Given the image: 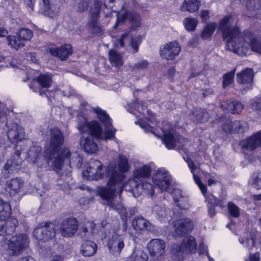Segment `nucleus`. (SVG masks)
Listing matches in <instances>:
<instances>
[{
	"instance_id": "nucleus-1",
	"label": "nucleus",
	"mask_w": 261,
	"mask_h": 261,
	"mask_svg": "<svg viewBox=\"0 0 261 261\" xmlns=\"http://www.w3.org/2000/svg\"><path fill=\"white\" fill-rule=\"evenodd\" d=\"M232 16L229 15L224 17L219 22V30L222 32V37L226 42V48L239 56L246 55L251 50L258 53H261V44L259 39L252 37L249 43L242 37L240 31L237 27L232 25Z\"/></svg>"
},
{
	"instance_id": "nucleus-2",
	"label": "nucleus",
	"mask_w": 261,
	"mask_h": 261,
	"mask_svg": "<svg viewBox=\"0 0 261 261\" xmlns=\"http://www.w3.org/2000/svg\"><path fill=\"white\" fill-rule=\"evenodd\" d=\"M49 134V144L44 150V157L47 164L59 172L66 160L70 164L69 159L71 152L67 147L62 148L59 152L64 141L63 134L60 129L57 127L50 129Z\"/></svg>"
},
{
	"instance_id": "nucleus-3",
	"label": "nucleus",
	"mask_w": 261,
	"mask_h": 261,
	"mask_svg": "<svg viewBox=\"0 0 261 261\" xmlns=\"http://www.w3.org/2000/svg\"><path fill=\"white\" fill-rule=\"evenodd\" d=\"M92 110L96 113L101 123L106 127L105 136H103L102 135V128L98 122L92 121L89 123L83 116H81L83 122L78 123V129L81 132L89 131L94 137L99 139L111 140L114 138L116 129L113 127H109L111 125V119L109 116L99 107H92Z\"/></svg>"
},
{
	"instance_id": "nucleus-4",
	"label": "nucleus",
	"mask_w": 261,
	"mask_h": 261,
	"mask_svg": "<svg viewBox=\"0 0 261 261\" xmlns=\"http://www.w3.org/2000/svg\"><path fill=\"white\" fill-rule=\"evenodd\" d=\"M115 165L111 164L107 169L108 175L110 179L106 186L101 188L98 190L101 198L106 200V204L110 208L117 211L121 216V219H126L127 213L126 208L121 203H115L114 201L115 192L116 190V184L122 179L120 174L115 172Z\"/></svg>"
},
{
	"instance_id": "nucleus-5",
	"label": "nucleus",
	"mask_w": 261,
	"mask_h": 261,
	"mask_svg": "<svg viewBox=\"0 0 261 261\" xmlns=\"http://www.w3.org/2000/svg\"><path fill=\"white\" fill-rule=\"evenodd\" d=\"M197 242L194 237L189 236L184 238L181 244H174L172 247V257L175 260H182L186 254L196 252Z\"/></svg>"
},
{
	"instance_id": "nucleus-6",
	"label": "nucleus",
	"mask_w": 261,
	"mask_h": 261,
	"mask_svg": "<svg viewBox=\"0 0 261 261\" xmlns=\"http://www.w3.org/2000/svg\"><path fill=\"white\" fill-rule=\"evenodd\" d=\"M56 231V224L46 222L42 223L34 229L33 236L37 240L46 242L55 238Z\"/></svg>"
},
{
	"instance_id": "nucleus-7",
	"label": "nucleus",
	"mask_w": 261,
	"mask_h": 261,
	"mask_svg": "<svg viewBox=\"0 0 261 261\" xmlns=\"http://www.w3.org/2000/svg\"><path fill=\"white\" fill-rule=\"evenodd\" d=\"M126 191L129 192L134 197H139L143 191L148 195L154 194V186L148 182H138L136 180H129L123 187Z\"/></svg>"
},
{
	"instance_id": "nucleus-8",
	"label": "nucleus",
	"mask_w": 261,
	"mask_h": 261,
	"mask_svg": "<svg viewBox=\"0 0 261 261\" xmlns=\"http://www.w3.org/2000/svg\"><path fill=\"white\" fill-rule=\"evenodd\" d=\"M20 154L21 152L19 150L16 151L4 166L2 174L5 178L9 177L20 169L22 163Z\"/></svg>"
},
{
	"instance_id": "nucleus-9",
	"label": "nucleus",
	"mask_w": 261,
	"mask_h": 261,
	"mask_svg": "<svg viewBox=\"0 0 261 261\" xmlns=\"http://www.w3.org/2000/svg\"><path fill=\"white\" fill-rule=\"evenodd\" d=\"M35 10L38 13L51 18H55L60 13L59 7L52 4L50 0H38Z\"/></svg>"
},
{
	"instance_id": "nucleus-10",
	"label": "nucleus",
	"mask_w": 261,
	"mask_h": 261,
	"mask_svg": "<svg viewBox=\"0 0 261 261\" xmlns=\"http://www.w3.org/2000/svg\"><path fill=\"white\" fill-rule=\"evenodd\" d=\"M29 244L28 236L25 234H20L13 236L9 240V248L14 255H18Z\"/></svg>"
},
{
	"instance_id": "nucleus-11",
	"label": "nucleus",
	"mask_w": 261,
	"mask_h": 261,
	"mask_svg": "<svg viewBox=\"0 0 261 261\" xmlns=\"http://www.w3.org/2000/svg\"><path fill=\"white\" fill-rule=\"evenodd\" d=\"M79 227L77 220L75 218L70 217L61 222L59 232L64 238H72L77 232Z\"/></svg>"
},
{
	"instance_id": "nucleus-12",
	"label": "nucleus",
	"mask_w": 261,
	"mask_h": 261,
	"mask_svg": "<svg viewBox=\"0 0 261 261\" xmlns=\"http://www.w3.org/2000/svg\"><path fill=\"white\" fill-rule=\"evenodd\" d=\"M181 51L178 42L174 41L169 42L160 46V54L161 57L167 60H173Z\"/></svg>"
},
{
	"instance_id": "nucleus-13",
	"label": "nucleus",
	"mask_w": 261,
	"mask_h": 261,
	"mask_svg": "<svg viewBox=\"0 0 261 261\" xmlns=\"http://www.w3.org/2000/svg\"><path fill=\"white\" fill-rule=\"evenodd\" d=\"M171 178L164 168H160L153 174L152 180L154 184L161 190L166 191L171 184Z\"/></svg>"
},
{
	"instance_id": "nucleus-14",
	"label": "nucleus",
	"mask_w": 261,
	"mask_h": 261,
	"mask_svg": "<svg viewBox=\"0 0 261 261\" xmlns=\"http://www.w3.org/2000/svg\"><path fill=\"white\" fill-rule=\"evenodd\" d=\"M165 243L160 239H152L148 244L149 252L154 259L160 260L165 253Z\"/></svg>"
},
{
	"instance_id": "nucleus-15",
	"label": "nucleus",
	"mask_w": 261,
	"mask_h": 261,
	"mask_svg": "<svg viewBox=\"0 0 261 261\" xmlns=\"http://www.w3.org/2000/svg\"><path fill=\"white\" fill-rule=\"evenodd\" d=\"M103 165L98 160L91 159L88 162L87 172L89 178L91 180H98L103 177L102 172Z\"/></svg>"
},
{
	"instance_id": "nucleus-16",
	"label": "nucleus",
	"mask_w": 261,
	"mask_h": 261,
	"mask_svg": "<svg viewBox=\"0 0 261 261\" xmlns=\"http://www.w3.org/2000/svg\"><path fill=\"white\" fill-rule=\"evenodd\" d=\"M128 20L133 28H138L141 25V17L139 14L134 12H126L119 15L117 17L115 27L123 24L125 20Z\"/></svg>"
},
{
	"instance_id": "nucleus-17",
	"label": "nucleus",
	"mask_w": 261,
	"mask_h": 261,
	"mask_svg": "<svg viewBox=\"0 0 261 261\" xmlns=\"http://www.w3.org/2000/svg\"><path fill=\"white\" fill-rule=\"evenodd\" d=\"M118 163H119V165H118V167H117V164L116 163L114 162H111L109 165L107 167V168H106V176L109 178V180H110V177L108 175V172H107V169L111 165V164H113V165H115V172L120 174V175H122V179L119 181L118 182H117L116 184V188H119V190H120V192H122V190H123V187H122V184L121 183V182L123 180V174L121 173H120L118 171V169H119V170L122 173H123V172H126L128 169V161H127V159L126 158V156L122 155V154H120L118 156ZM109 181H108L109 182Z\"/></svg>"
},
{
	"instance_id": "nucleus-18",
	"label": "nucleus",
	"mask_w": 261,
	"mask_h": 261,
	"mask_svg": "<svg viewBox=\"0 0 261 261\" xmlns=\"http://www.w3.org/2000/svg\"><path fill=\"white\" fill-rule=\"evenodd\" d=\"M162 140L166 147L169 149H173L175 145L182 148L188 142V140L181 136L175 137L171 133L165 134Z\"/></svg>"
},
{
	"instance_id": "nucleus-19",
	"label": "nucleus",
	"mask_w": 261,
	"mask_h": 261,
	"mask_svg": "<svg viewBox=\"0 0 261 261\" xmlns=\"http://www.w3.org/2000/svg\"><path fill=\"white\" fill-rule=\"evenodd\" d=\"M261 144V132L258 131L249 137L240 142L242 148L249 150H254Z\"/></svg>"
},
{
	"instance_id": "nucleus-20",
	"label": "nucleus",
	"mask_w": 261,
	"mask_h": 261,
	"mask_svg": "<svg viewBox=\"0 0 261 261\" xmlns=\"http://www.w3.org/2000/svg\"><path fill=\"white\" fill-rule=\"evenodd\" d=\"M194 223L189 219L180 220L174 225L175 235L179 237L190 233L193 228Z\"/></svg>"
},
{
	"instance_id": "nucleus-21",
	"label": "nucleus",
	"mask_w": 261,
	"mask_h": 261,
	"mask_svg": "<svg viewBox=\"0 0 261 261\" xmlns=\"http://www.w3.org/2000/svg\"><path fill=\"white\" fill-rule=\"evenodd\" d=\"M9 129L7 132V136L9 140L15 143L21 141L24 138L23 129L17 123H12L8 126Z\"/></svg>"
},
{
	"instance_id": "nucleus-22",
	"label": "nucleus",
	"mask_w": 261,
	"mask_h": 261,
	"mask_svg": "<svg viewBox=\"0 0 261 261\" xmlns=\"http://www.w3.org/2000/svg\"><path fill=\"white\" fill-rule=\"evenodd\" d=\"M108 245L111 252L113 253L120 254L124 246L123 239L120 235L117 234H113L109 239Z\"/></svg>"
},
{
	"instance_id": "nucleus-23",
	"label": "nucleus",
	"mask_w": 261,
	"mask_h": 261,
	"mask_svg": "<svg viewBox=\"0 0 261 261\" xmlns=\"http://www.w3.org/2000/svg\"><path fill=\"white\" fill-rule=\"evenodd\" d=\"M49 52L52 55L59 58L62 60H65L72 54V47L70 44H67L60 47H51Z\"/></svg>"
},
{
	"instance_id": "nucleus-24",
	"label": "nucleus",
	"mask_w": 261,
	"mask_h": 261,
	"mask_svg": "<svg viewBox=\"0 0 261 261\" xmlns=\"http://www.w3.org/2000/svg\"><path fill=\"white\" fill-rule=\"evenodd\" d=\"M81 133H88L90 136L88 137H84L83 136L81 140V144L84 147V149L86 152L89 153H94L98 150V147L97 144L94 142L93 136L89 131L81 132Z\"/></svg>"
},
{
	"instance_id": "nucleus-25",
	"label": "nucleus",
	"mask_w": 261,
	"mask_h": 261,
	"mask_svg": "<svg viewBox=\"0 0 261 261\" xmlns=\"http://www.w3.org/2000/svg\"><path fill=\"white\" fill-rule=\"evenodd\" d=\"M221 107L223 110H226L231 114H239L244 109L242 102L237 100L229 99L221 103Z\"/></svg>"
},
{
	"instance_id": "nucleus-26",
	"label": "nucleus",
	"mask_w": 261,
	"mask_h": 261,
	"mask_svg": "<svg viewBox=\"0 0 261 261\" xmlns=\"http://www.w3.org/2000/svg\"><path fill=\"white\" fill-rule=\"evenodd\" d=\"M23 184L20 178L15 177L6 182L5 189L10 195H14L20 191Z\"/></svg>"
},
{
	"instance_id": "nucleus-27",
	"label": "nucleus",
	"mask_w": 261,
	"mask_h": 261,
	"mask_svg": "<svg viewBox=\"0 0 261 261\" xmlns=\"http://www.w3.org/2000/svg\"><path fill=\"white\" fill-rule=\"evenodd\" d=\"M106 8V5L101 1L96 0L90 8L89 20H99L100 12Z\"/></svg>"
},
{
	"instance_id": "nucleus-28",
	"label": "nucleus",
	"mask_w": 261,
	"mask_h": 261,
	"mask_svg": "<svg viewBox=\"0 0 261 261\" xmlns=\"http://www.w3.org/2000/svg\"><path fill=\"white\" fill-rule=\"evenodd\" d=\"M97 249V244L91 240H86L84 242L81 247V253L86 257L93 256Z\"/></svg>"
},
{
	"instance_id": "nucleus-29",
	"label": "nucleus",
	"mask_w": 261,
	"mask_h": 261,
	"mask_svg": "<svg viewBox=\"0 0 261 261\" xmlns=\"http://www.w3.org/2000/svg\"><path fill=\"white\" fill-rule=\"evenodd\" d=\"M151 173V169L149 166L144 165L141 167L137 168L134 171V179L130 180L138 181V182H142L143 179L148 177Z\"/></svg>"
},
{
	"instance_id": "nucleus-30",
	"label": "nucleus",
	"mask_w": 261,
	"mask_h": 261,
	"mask_svg": "<svg viewBox=\"0 0 261 261\" xmlns=\"http://www.w3.org/2000/svg\"><path fill=\"white\" fill-rule=\"evenodd\" d=\"M17 225V219H11L0 227V236H5L12 234L14 232Z\"/></svg>"
},
{
	"instance_id": "nucleus-31",
	"label": "nucleus",
	"mask_w": 261,
	"mask_h": 261,
	"mask_svg": "<svg viewBox=\"0 0 261 261\" xmlns=\"http://www.w3.org/2000/svg\"><path fill=\"white\" fill-rule=\"evenodd\" d=\"M253 78V71L251 68H247L237 74V82L241 84H248L252 83Z\"/></svg>"
},
{
	"instance_id": "nucleus-32",
	"label": "nucleus",
	"mask_w": 261,
	"mask_h": 261,
	"mask_svg": "<svg viewBox=\"0 0 261 261\" xmlns=\"http://www.w3.org/2000/svg\"><path fill=\"white\" fill-rule=\"evenodd\" d=\"M201 4V0H184L180 6L181 11H188L190 13L197 12Z\"/></svg>"
},
{
	"instance_id": "nucleus-33",
	"label": "nucleus",
	"mask_w": 261,
	"mask_h": 261,
	"mask_svg": "<svg viewBox=\"0 0 261 261\" xmlns=\"http://www.w3.org/2000/svg\"><path fill=\"white\" fill-rule=\"evenodd\" d=\"M42 148L39 146L31 147L28 150L27 160L28 162L35 164L37 163L41 157Z\"/></svg>"
},
{
	"instance_id": "nucleus-34",
	"label": "nucleus",
	"mask_w": 261,
	"mask_h": 261,
	"mask_svg": "<svg viewBox=\"0 0 261 261\" xmlns=\"http://www.w3.org/2000/svg\"><path fill=\"white\" fill-rule=\"evenodd\" d=\"M95 227V224L92 222L87 221L81 225L80 228L78 229V236L82 238L86 239L88 238Z\"/></svg>"
},
{
	"instance_id": "nucleus-35",
	"label": "nucleus",
	"mask_w": 261,
	"mask_h": 261,
	"mask_svg": "<svg viewBox=\"0 0 261 261\" xmlns=\"http://www.w3.org/2000/svg\"><path fill=\"white\" fill-rule=\"evenodd\" d=\"M12 213L10 203L0 198V221H4L9 218Z\"/></svg>"
},
{
	"instance_id": "nucleus-36",
	"label": "nucleus",
	"mask_w": 261,
	"mask_h": 261,
	"mask_svg": "<svg viewBox=\"0 0 261 261\" xmlns=\"http://www.w3.org/2000/svg\"><path fill=\"white\" fill-rule=\"evenodd\" d=\"M150 225V223L142 216L136 217L132 221V226L136 230L148 229Z\"/></svg>"
},
{
	"instance_id": "nucleus-37",
	"label": "nucleus",
	"mask_w": 261,
	"mask_h": 261,
	"mask_svg": "<svg viewBox=\"0 0 261 261\" xmlns=\"http://www.w3.org/2000/svg\"><path fill=\"white\" fill-rule=\"evenodd\" d=\"M88 27L89 32L94 35H101L103 32V27L99 20H89Z\"/></svg>"
},
{
	"instance_id": "nucleus-38",
	"label": "nucleus",
	"mask_w": 261,
	"mask_h": 261,
	"mask_svg": "<svg viewBox=\"0 0 261 261\" xmlns=\"http://www.w3.org/2000/svg\"><path fill=\"white\" fill-rule=\"evenodd\" d=\"M152 211L159 218H167L170 211L169 209L165 208V206L163 204H159L155 205L152 208Z\"/></svg>"
},
{
	"instance_id": "nucleus-39",
	"label": "nucleus",
	"mask_w": 261,
	"mask_h": 261,
	"mask_svg": "<svg viewBox=\"0 0 261 261\" xmlns=\"http://www.w3.org/2000/svg\"><path fill=\"white\" fill-rule=\"evenodd\" d=\"M37 82L42 88H48L52 84V76L50 74H41L37 79Z\"/></svg>"
},
{
	"instance_id": "nucleus-40",
	"label": "nucleus",
	"mask_w": 261,
	"mask_h": 261,
	"mask_svg": "<svg viewBox=\"0 0 261 261\" xmlns=\"http://www.w3.org/2000/svg\"><path fill=\"white\" fill-rule=\"evenodd\" d=\"M110 60L112 64L116 66H120L122 65V56L115 50L111 49L109 51Z\"/></svg>"
},
{
	"instance_id": "nucleus-41",
	"label": "nucleus",
	"mask_w": 261,
	"mask_h": 261,
	"mask_svg": "<svg viewBox=\"0 0 261 261\" xmlns=\"http://www.w3.org/2000/svg\"><path fill=\"white\" fill-rule=\"evenodd\" d=\"M7 40L8 44L16 50L22 47L24 45L22 40L19 37L16 36H9L7 38Z\"/></svg>"
},
{
	"instance_id": "nucleus-42",
	"label": "nucleus",
	"mask_w": 261,
	"mask_h": 261,
	"mask_svg": "<svg viewBox=\"0 0 261 261\" xmlns=\"http://www.w3.org/2000/svg\"><path fill=\"white\" fill-rule=\"evenodd\" d=\"M217 25V23L215 22H211L207 24L201 32V38L203 39H206L211 37L216 30Z\"/></svg>"
},
{
	"instance_id": "nucleus-43",
	"label": "nucleus",
	"mask_w": 261,
	"mask_h": 261,
	"mask_svg": "<svg viewBox=\"0 0 261 261\" xmlns=\"http://www.w3.org/2000/svg\"><path fill=\"white\" fill-rule=\"evenodd\" d=\"M89 0H73V8L77 12H84L89 6Z\"/></svg>"
},
{
	"instance_id": "nucleus-44",
	"label": "nucleus",
	"mask_w": 261,
	"mask_h": 261,
	"mask_svg": "<svg viewBox=\"0 0 261 261\" xmlns=\"http://www.w3.org/2000/svg\"><path fill=\"white\" fill-rule=\"evenodd\" d=\"M240 2L250 11L259 10L260 6V0H240Z\"/></svg>"
},
{
	"instance_id": "nucleus-45",
	"label": "nucleus",
	"mask_w": 261,
	"mask_h": 261,
	"mask_svg": "<svg viewBox=\"0 0 261 261\" xmlns=\"http://www.w3.org/2000/svg\"><path fill=\"white\" fill-rule=\"evenodd\" d=\"M195 117L198 122H204L208 120L209 115L205 110L203 108H198L195 111Z\"/></svg>"
},
{
	"instance_id": "nucleus-46",
	"label": "nucleus",
	"mask_w": 261,
	"mask_h": 261,
	"mask_svg": "<svg viewBox=\"0 0 261 261\" xmlns=\"http://www.w3.org/2000/svg\"><path fill=\"white\" fill-rule=\"evenodd\" d=\"M234 133H243L249 129L248 124L245 121H234Z\"/></svg>"
},
{
	"instance_id": "nucleus-47",
	"label": "nucleus",
	"mask_w": 261,
	"mask_h": 261,
	"mask_svg": "<svg viewBox=\"0 0 261 261\" xmlns=\"http://www.w3.org/2000/svg\"><path fill=\"white\" fill-rule=\"evenodd\" d=\"M17 35L22 41H29L32 38L33 33L31 30L23 28L19 30Z\"/></svg>"
},
{
	"instance_id": "nucleus-48",
	"label": "nucleus",
	"mask_w": 261,
	"mask_h": 261,
	"mask_svg": "<svg viewBox=\"0 0 261 261\" xmlns=\"http://www.w3.org/2000/svg\"><path fill=\"white\" fill-rule=\"evenodd\" d=\"M221 119V125L223 130L227 133H234V121H231L230 119L223 120Z\"/></svg>"
},
{
	"instance_id": "nucleus-49",
	"label": "nucleus",
	"mask_w": 261,
	"mask_h": 261,
	"mask_svg": "<svg viewBox=\"0 0 261 261\" xmlns=\"http://www.w3.org/2000/svg\"><path fill=\"white\" fill-rule=\"evenodd\" d=\"M261 173L259 172H255L252 174L251 178V185L252 188L256 190L260 189Z\"/></svg>"
},
{
	"instance_id": "nucleus-50",
	"label": "nucleus",
	"mask_w": 261,
	"mask_h": 261,
	"mask_svg": "<svg viewBox=\"0 0 261 261\" xmlns=\"http://www.w3.org/2000/svg\"><path fill=\"white\" fill-rule=\"evenodd\" d=\"M184 24L187 30L193 31L197 26V20L195 18H186L184 19Z\"/></svg>"
},
{
	"instance_id": "nucleus-51",
	"label": "nucleus",
	"mask_w": 261,
	"mask_h": 261,
	"mask_svg": "<svg viewBox=\"0 0 261 261\" xmlns=\"http://www.w3.org/2000/svg\"><path fill=\"white\" fill-rule=\"evenodd\" d=\"M235 71L236 69H233L232 71L226 73L224 75L223 83V86L224 88L230 85L233 81Z\"/></svg>"
},
{
	"instance_id": "nucleus-52",
	"label": "nucleus",
	"mask_w": 261,
	"mask_h": 261,
	"mask_svg": "<svg viewBox=\"0 0 261 261\" xmlns=\"http://www.w3.org/2000/svg\"><path fill=\"white\" fill-rule=\"evenodd\" d=\"M227 207L229 213L231 216L237 218L240 216V208L233 202H229Z\"/></svg>"
},
{
	"instance_id": "nucleus-53",
	"label": "nucleus",
	"mask_w": 261,
	"mask_h": 261,
	"mask_svg": "<svg viewBox=\"0 0 261 261\" xmlns=\"http://www.w3.org/2000/svg\"><path fill=\"white\" fill-rule=\"evenodd\" d=\"M142 42V39L140 36L132 38L129 42V45L133 49V54H136L138 52L139 46Z\"/></svg>"
},
{
	"instance_id": "nucleus-54",
	"label": "nucleus",
	"mask_w": 261,
	"mask_h": 261,
	"mask_svg": "<svg viewBox=\"0 0 261 261\" xmlns=\"http://www.w3.org/2000/svg\"><path fill=\"white\" fill-rule=\"evenodd\" d=\"M205 197L206 198V201L211 204V206H220L221 207H223L221 201L214 195H210L207 196L206 195V197Z\"/></svg>"
},
{
	"instance_id": "nucleus-55",
	"label": "nucleus",
	"mask_w": 261,
	"mask_h": 261,
	"mask_svg": "<svg viewBox=\"0 0 261 261\" xmlns=\"http://www.w3.org/2000/svg\"><path fill=\"white\" fill-rule=\"evenodd\" d=\"M149 62L146 60H141L135 63L132 67V70L134 71L136 70H144L146 69L148 65Z\"/></svg>"
},
{
	"instance_id": "nucleus-56",
	"label": "nucleus",
	"mask_w": 261,
	"mask_h": 261,
	"mask_svg": "<svg viewBox=\"0 0 261 261\" xmlns=\"http://www.w3.org/2000/svg\"><path fill=\"white\" fill-rule=\"evenodd\" d=\"M250 108L254 111H259L261 108V98L255 97L250 100Z\"/></svg>"
},
{
	"instance_id": "nucleus-57",
	"label": "nucleus",
	"mask_w": 261,
	"mask_h": 261,
	"mask_svg": "<svg viewBox=\"0 0 261 261\" xmlns=\"http://www.w3.org/2000/svg\"><path fill=\"white\" fill-rule=\"evenodd\" d=\"M129 33H125L121 35V37L115 42V46L117 48L123 47L125 42L128 40Z\"/></svg>"
},
{
	"instance_id": "nucleus-58",
	"label": "nucleus",
	"mask_w": 261,
	"mask_h": 261,
	"mask_svg": "<svg viewBox=\"0 0 261 261\" xmlns=\"http://www.w3.org/2000/svg\"><path fill=\"white\" fill-rule=\"evenodd\" d=\"M132 256L134 258L135 261H147L146 255L140 251H138L136 253L133 252Z\"/></svg>"
},
{
	"instance_id": "nucleus-59",
	"label": "nucleus",
	"mask_w": 261,
	"mask_h": 261,
	"mask_svg": "<svg viewBox=\"0 0 261 261\" xmlns=\"http://www.w3.org/2000/svg\"><path fill=\"white\" fill-rule=\"evenodd\" d=\"M6 109L5 105L0 102V122H6Z\"/></svg>"
},
{
	"instance_id": "nucleus-60",
	"label": "nucleus",
	"mask_w": 261,
	"mask_h": 261,
	"mask_svg": "<svg viewBox=\"0 0 261 261\" xmlns=\"http://www.w3.org/2000/svg\"><path fill=\"white\" fill-rule=\"evenodd\" d=\"M240 242L241 244L244 245L245 247H246L248 249L250 248V244H251V247H253L255 243V241L253 239H251L250 240L246 239L245 240L244 239H240Z\"/></svg>"
},
{
	"instance_id": "nucleus-61",
	"label": "nucleus",
	"mask_w": 261,
	"mask_h": 261,
	"mask_svg": "<svg viewBox=\"0 0 261 261\" xmlns=\"http://www.w3.org/2000/svg\"><path fill=\"white\" fill-rule=\"evenodd\" d=\"M199 253L201 254H206L207 256L210 255L208 253L207 246L205 245L203 243L199 244Z\"/></svg>"
},
{
	"instance_id": "nucleus-62",
	"label": "nucleus",
	"mask_w": 261,
	"mask_h": 261,
	"mask_svg": "<svg viewBox=\"0 0 261 261\" xmlns=\"http://www.w3.org/2000/svg\"><path fill=\"white\" fill-rule=\"evenodd\" d=\"M187 163L188 164V167L191 169L192 173H194V171L196 169V166L195 163L192 160L190 159L187 160Z\"/></svg>"
},
{
	"instance_id": "nucleus-63",
	"label": "nucleus",
	"mask_w": 261,
	"mask_h": 261,
	"mask_svg": "<svg viewBox=\"0 0 261 261\" xmlns=\"http://www.w3.org/2000/svg\"><path fill=\"white\" fill-rule=\"evenodd\" d=\"M24 4L32 11L34 10V3L36 0H23Z\"/></svg>"
},
{
	"instance_id": "nucleus-64",
	"label": "nucleus",
	"mask_w": 261,
	"mask_h": 261,
	"mask_svg": "<svg viewBox=\"0 0 261 261\" xmlns=\"http://www.w3.org/2000/svg\"><path fill=\"white\" fill-rule=\"evenodd\" d=\"M260 260V253L257 252L254 254L250 255V261H259Z\"/></svg>"
}]
</instances>
